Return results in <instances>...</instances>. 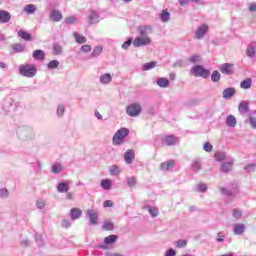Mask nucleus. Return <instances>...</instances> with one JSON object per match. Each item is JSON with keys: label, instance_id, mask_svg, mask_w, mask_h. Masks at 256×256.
Returning a JSON list of instances; mask_svg holds the SVG:
<instances>
[{"label": "nucleus", "instance_id": "obj_31", "mask_svg": "<svg viewBox=\"0 0 256 256\" xmlns=\"http://www.w3.org/2000/svg\"><path fill=\"white\" fill-rule=\"evenodd\" d=\"M171 19V13L167 10H162L160 14V20L162 23H168V21Z\"/></svg>", "mask_w": 256, "mask_h": 256}, {"label": "nucleus", "instance_id": "obj_14", "mask_svg": "<svg viewBox=\"0 0 256 256\" xmlns=\"http://www.w3.org/2000/svg\"><path fill=\"white\" fill-rule=\"evenodd\" d=\"M113 81V75L110 73H103L99 76L100 85H109Z\"/></svg>", "mask_w": 256, "mask_h": 256}, {"label": "nucleus", "instance_id": "obj_5", "mask_svg": "<svg viewBox=\"0 0 256 256\" xmlns=\"http://www.w3.org/2000/svg\"><path fill=\"white\" fill-rule=\"evenodd\" d=\"M191 74L194 77H202V79H207L209 77V70L205 69L202 65H195L191 68Z\"/></svg>", "mask_w": 256, "mask_h": 256}, {"label": "nucleus", "instance_id": "obj_58", "mask_svg": "<svg viewBox=\"0 0 256 256\" xmlns=\"http://www.w3.org/2000/svg\"><path fill=\"white\" fill-rule=\"evenodd\" d=\"M36 243L39 245V247H43V236L41 234L35 235Z\"/></svg>", "mask_w": 256, "mask_h": 256}, {"label": "nucleus", "instance_id": "obj_41", "mask_svg": "<svg viewBox=\"0 0 256 256\" xmlns=\"http://www.w3.org/2000/svg\"><path fill=\"white\" fill-rule=\"evenodd\" d=\"M114 227L115 226H114L113 222H111V221H105L102 225V229L104 231H113Z\"/></svg>", "mask_w": 256, "mask_h": 256}, {"label": "nucleus", "instance_id": "obj_20", "mask_svg": "<svg viewBox=\"0 0 256 256\" xmlns=\"http://www.w3.org/2000/svg\"><path fill=\"white\" fill-rule=\"evenodd\" d=\"M58 193H68L69 192V182H59L57 185Z\"/></svg>", "mask_w": 256, "mask_h": 256}, {"label": "nucleus", "instance_id": "obj_9", "mask_svg": "<svg viewBox=\"0 0 256 256\" xmlns=\"http://www.w3.org/2000/svg\"><path fill=\"white\" fill-rule=\"evenodd\" d=\"M86 213L89 218L90 225H99V215L96 210L88 209Z\"/></svg>", "mask_w": 256, "mask_h": 256}, {"label": "nucleus", "instance_id": "obj_44", "mask_svg": "<svg viewBox=\"0 0 256 256\" xmlns=\"http://www.w3.org/2000/svg\"><path fill=\"white\" fill-rule=\"evenodd\" d=\"M191 167L192 171H195V173H197V171H201V160H194Z\"/></svg>", "mask_w": 256, "mask_h": 256}, {"label": "nucleus", "instance_id": "obj_61", "mask_svg": "<svg viewBox=\"0 0 256 256\" xmlns=\"http://www.w3.org/2000/svg\"><path fill=\"white\" fill-rule=\"evenodd\" d=\"M92 47L91 45H82L80 48V51H82V53H90Z\"/></svg>", "mask_w": 256, "mask_h": 256}, {"label": "nucleus", "instance_id": "obj_53", "mask_svg": "<svg viewBox=\"0 0 256 256\" xmlns=\"http://www.w3.org/2000/svg\"><path fill=\"white\" fill-rule=\"evenodd\" d=\"M57 67H59V62L57 60H51L48 64H47V68L48 69H57Z\"/></svg>", "mask_w": 256, "mask_h": 256}, {"label": "nucleus", "instance_id": "obj_15", "mask_svg": "<svg viewBox=\"0 0 256 256\" xmlns=\"http://www.w3.org/2000/svg\"><path fill=\"white\" fill-rule=\"evenodd\" d=\"M173 167H175L174 160H168V161L162 162L160 164L161 171H173Z\"/></svg>", "mask_w": 256, "mask_h": 256}, {"label": "nucleus", "instance_id": "obj_12", "mask_svg": "<svg viewBox=\"0 0 256 256\" xmlns=\"http://www.w3.org/2000/svg\"><path fill=\"white\" fill-rule=\"evenodd\" d=\"M49 19L53 21V23H59V21H63V14L61 11L53 9L49 14Z\"/></svg>", "mask_w": 256, "mask_h": 256}, {"label": "nucleus", "instance_id": "obj_39", "mask_svg": "<svg viewBox=\"0 0 256 256\" xmlns=\"http://www.w3.org/2000/svg\"><path fill=\"white\" fill-rule=\"evenodd\" d=\"M255 53H256L255 46L250 45V46L247 47V49H246L247 57H250L251 59H253V57H255Z\"/></svg>", "mask_w": 256, "mask_h": 256}, {"label": "nucleus", "instance_id": "obj_64", "mask_svg": "<svg viewBox=\"0 0 256 256\" xmlns=\"http://www.w3.org/2000/svg\"><path fill=\"white\" fill-rule=\"evenodd\" d=\"M249 123H250L252 129H256V118H255V117H252V116H251V117L249 118Z\"/></svg>", "mask_w": 256, "mask_h": 256}, {"label": "nucleus", "instance_id": "obj_2", "mask_svg": "<svg viewBox=\"0 0 256 256\" xmlns=\"http://www.w3.org/2000/svg\"><path fill=\"white\" fill-rule=\"evenodd\" d=\"M19 74L22 75V77L32 79V77L37 75V67L33 64H22L19 66Z\"/></svg>", "mask_w": 256, "mask_h": 256}, {"label": "nucleus", "instance_id": "obj_8", "mask_svg": "<svg viewBox=\"0 0 256 256\" xmlns=\"http://www.w3.org/2000/svg\"><path fill=\"white\" fill-rule=\"evenodd\" d=\"M208 31H209V25L202 24V25L198 26V28L196 29V31L194 33L195 39H198V40L203 39V37H205V35H207Z\"/></svg>", "mask_w": 256, "mask_h": 256}, {"label": "nucleus", "instance_id": "obj_16", "mask_svg": "<svg viewBox=\"0 0 256 256\" xmlns=\"http://www.w3.org/2000/svg\"><path fill=\"white\" fill-rule=\"evenodd\" d=\"M234 235H243L245 233V224L236 223L233 225Z\"/></svg>", "mask_w": 256, "mask_h": 256}, {"label": "nucleus", "instance_id": "obj_11", "mask_svg": "<svg viewBox=\"0 0 256 256\" xmlns=\"http://www.w3.org/2000/svg\"><path fill=\"white\" fill-rule=\"evenodd\" d=\"M220 72L223 75H233V71L235 68L233 67V64L231 63H224L219 66Z\"/></svg>", "mask_w": 256, "mask_h": 256}, {"label": "nucleus", "instance_id": "obj_54", "mask_svg": "<svg viewBox=\"0 0 256 256\" xmlns=\"http://www.w3.org/2000/svg\"><path fill=\"white\" fill-rule=\"evenodd\" d=\"M188 61L190 63H199V61H201V56L195 54V55H192L188 58Z\"/></svg>", "mask_w": 256, "mask_h": 256}, {"label": "nucleus", "instance_id": "obj_59", "mask_svg": "<svg viewBox=\"0 0 256 256\" xmlns=\"http://www.w3.org/2000/svg\"><path fill=\"white\" fill-rule=\"evenodd\" d=\"M20 245L21 247H29V245H31V241L29 240V238H22L20 241Z\"/></svg>", "mask_w": 256, "mask_h": 256}, {"label": "nucleus", "instance_id": "obj_33", "mask_svg": "<svg viewBox=\"0 0 256 256\" xmlns=\"http://www.w3.org/2000/svg\"><path fill=\"white\" fill-rule=\"evenodd\" d=\"M52 51L55 55H63V46L59 43H54L52 45Z\"/></svg>", "mask_w": 256, "mask_h": 256}, {"label": "nucleus", "instance_id": "obj_22", "mask_svg": "<svg viewBox=\"0 0 256 256\" xmlns=\"http://www.w3.org/2000/svg\"><path fill=\"white\" fill-rule=\"evenodd\" d=\"M33 59L36 61H43L45 59V51L43 50H34L32 53Z\"/></svg>", "mask_w": 256, "mask_h": 256}, {"label": "nucleus", "instance_id": "obj_38", "mask_svg": "<svg viewBox=\"0 0 256 256\" xmlns=\"http://www.w3.org/2000/svg\"><path fill=\"white\" fill-rule=\"evenodd\" d=\"M101 53H103V46H96L91 53V57L97 58Z\"/></svg>", "mask_w": 256, "mask_h": 256}, {"label": "nucleus", "instance_id": "obj_29", "mask_svg": "<svg viewBox=\"0 0 256 256\" xmlns=\"http://www.w3.org/2000/svg\"><path fill=\"white\" fill-rule=\"evenodd\" d=\"M109 173L113 177H117V176L121 175V168H119V166H117V165H112L109 168Z\"/></svg>", "mask_w": 256, "mask_h": 256}, {"label": "nucleus", "instance_id": "obj_10", "mask_svg": "<svg viewBox=\"0 0 256 256\" xmlns=\"http://www.w3.org/2000/svg\"><path fill=\"white\" fill-rule=\"evenodd\" d=\"M138 33L142 37H149L153 33V26L151 25H142L138 27Z\"/></svg>", "mask_w": 256, "mask_h": 256}, {"label": "nucleus", "instance_id": "obj_48", "mask_svg": "<svg viewBox=\"0 0 256 256\" xmlns=\"http://www.w3.org/2000/svg\"><path fill=\"white\" fill-rule=\"evenodd\" d=\"M175 247L178 249H183L187 247V240L180 239L174 243Z\"/></svg>", "mask_w": 256, "mask_h": 256}, {"label": "nucleus", "instance_id": "obj_4", "mask_svg": "<svg viewBox=\"0 0 256 256\" xmlns=\"http://www.w3.org/2000/svg\"><path fill=\"white\" fill-rule=\"evenodd\" d=\"M141 111V104L139 102L131 103L126 108V112L129 117H139V115H141Z\"/></svg>", "mask_w": 256, "mask_h": 256}, {"label": "nucleus", "instance_id": "obj_21", "mask_svg": "<svg viewBox=\"0 0 256 256\" xmlns=\"http://www.w3.org/2000/svg\"><path fill=\"white\" fill-rule=\"evenodd\" d=\"M156 84L158 85V87H161L162 89H167V87H169L170 85V82L169 79L160 77L156 80Z\"/></svg>", "mask_w": 256, "mask_h": 256}, {"label": "nucleus", "instance_id": "obj_17", "mask_svg": "<svg viewBox=\"0 0 256 256\" xmlns=\"http://www.w3.org/2000/svg\"><path fill=\"white\" fill-rule=\"evenodd\" d=\"M9 21H11V13L5 10H0V23L5 24L9 23Z\"/></svg>", "mask_w": 256, "mask_h": 256}, {"label": "nucleus", "instance_id": "obj_63", "mask_svg": "<svg viewBox=\"0 0 256 256\" xmlns=\"http://www.w3.org/2000/svg\"><path fill=\"white\" fill-rule=\"evenodd\" d=\"M36 206L38 209H44L45 208V200L38 199Z\"/></svg>", "mask_w": 256, "mask_h": 256}, {"label": "nucleus", "instance_id": "obj_32", "mask_svg": "<svg viewBox=\"0 0 256 256\" xmlns=\"http://www.w3.org/2000/svg\"><path fill=\"white\" fill-rule=\"evenodd\" d=\"M251 85H253V80L251 78H246L240 83L241 89H251Z\"/></svg>", "mask_w": 256, "mask_h": 256}, {"label": "nucleus", "instance_id": "obj_50", "mask_svg": "<svg viewBox=\"0 0 256 256\" xmlns=\"http://www.w3.org/2000/svg\"><path fill=\"white\" fill-rule=\"evenodd\" d=\"M256 169V164L252 163V164H248L244 167V171H246L247 173H253Z\"/></svg>", "mask_w": 256, "mask_h": 256}, {"label": "nucleus", "instance_id": "obj_46", "mask_svg": "<svg viewBox=\"0 0 256 256\" xmlns=\"http://www.w3.org/2000/svg\"><path fill=\"white\" fill-rule=\"evenodd\" d=\"M148 213L151 215V217L155 218V217H159V209H157L156 207H148Z\"/></svg>", "mask_w": 256, "mask_h": 256}, {"label": "nucleus", "instance_id": "obj_62", "mask_svg": "<svg viewBox=\"0 0 256 256\" xmlns=\"http://www.w3.org/2000/svg\"><path fill=\"white\" fill-rule=\"evenodd\" d=\"M175 255H177V252L173 248L166 250L164 254V256H175Z\"/></svg>", "mask_w": 256, "mask_h": 256}, {"label": "nucleus", "instance_id": "obj_26", "mask_svg": "<svg viewBox=\"0 0 256 256\" xmlns=\"http://www.w3.org/2000/svg\"><path fill=\"white\" fill-rule=\"evenodd\" d=\"M238 111L241 115H245L249 111V104L245 101L240 102Z\"/></svg>", "mask_w": 256, "mask_h": 256}, {"label": "nucleus", "instance_id": "obj_34", "mask_svg": "<svg viewBox=\"0 0 256 256\" xmlns=\"http://www.w3.org/2000/svg\"><path fill=\"white\" fill-rule=\"evenodd\" d=\"M100 185L104 191H109L113 184L109 179H102Z\"/></svg>", "mask_w": 256, "mask_h": 256}, {"label": "nucleus", "instance_id": "obj_52", "mask_svg": "<svg viewBox=\"0 0 256 256\" xmlns=\"http://www.w3.org/2000/svg\"><path fill=\"white\" fill-rule=\"evenodd\" d=\"M232 215H233L234 219L239 220L243 216V212H241V210H239V209H234L232 211Z\"/></svg>", "mask_w": 256, "mask_h": 256}, {"label": "nucleus", "instance_id": "obj_57", "mask_svg": "<svg viewBox=\"0 0 256 256\" xmlns=\"http://www.w3.org/2000/svg\"><path fill=\"white\" fill-rule=\"evenodd\" d=\"M0 197L2 199H7L9 197V190H7V188L0 189Z\"/></svg>", "mask_w": 256, "mask_h": 256}, {"label": "nucleus", "instance_id": "obj_1", "mask_svg": "<svg viewBox=\"0 0 256 256\" xmlns=\"http://www.w3.org/2000/svg\"><path fill=\"white\" fill-rule=\"evenodd\" d=\"M16 133L20 141H33L35 139V130L31 126H20L17 128Z\"/></svg>", "mask_w": 256, "mask_h": 256}, {"label": "nucleus", "instance_id": "obj_18", "mask_svg": "<svg viewBox=\"0 0 256 256\" xmlns=\"http://www.w3.org/2000/svg\"><path fill=\"white\" fill-rule=\"evenodd\" d=\"M88 21L90 25H95V23H99V14L95 10H91L90 15L88 16Z\"/></svg>", "mask_w": 256, "mask_h": 256}, {"label": "nucleus", "instance_id": "obj_55", "mask_svg": "<svg viewBox=\"0 0 256 256\" xmlns=\"http://www.w3.org/2000/svg\"><path fill=\"white\" fill-rule=\"evenodd\" d=\"M131 45H133V38H128L127 41L122 44V49L127 50Z\"/></svg>", "mask_w": 256, "mask_h": 256}, {"label": "nucleus", "instance_id": "obj_40", "mask_svg": "<svg viewBox=\"0 0 256 256\" xmlns=\"http://www.w3.org/2000/svg\"><path fill=\"white\" fill-rule=\"evenodd\" d=\"M56 115L61 119L63 115H65V106L63 104H59L57 106Z\"/></svg>", "mask_w": 256, "mask_h": 256}, {"label": "nucleus", "instance_id": "obj_13", "mask_svg": "<svg viewBox=\"0 0 256 256\" xmlns=\"http://www.w3.org/2000/svg\"><path fill=\"white\" fill-rule=\"evenodd\" d=\"M124 161L126 165H131L135 161V150L128 149L124 153Z\"/></svg>", "mask_w": 256, "mask_h": 256}, {"label": "nucleus", "instance_id": "obj_6", "mask_svg": "<svg viewBox=\"0 0 256 256\" xmlns=\"http://www.w3.org/2000/svg\"><path fill=\"white\" fill-rule=\"evenodd\" d=\"M151 43H152L151 37L140 35L133 40L132 45L133 47L139 48V47H147L148 45H151Z\"/></svg>", "mask_w": 256, "mask_h": 256}, {"label": "nucleus", "instance_id": "obj_23", "mask_svg": "<svg viewBox=\"0 0 256 256\" xmlns=\"http://www.w3.org/2000/svg\"><path fill=\"white\" fill-rule=\"evenodd\" d=\"M177 141H178L177 137L173 135H169L164 138V143L168 145V147H173V145H175Z\"/></svg>", "mask_w": 256, "mask_h": 256}, {"label": "nucleus", "instance_id": "obj_19", "mask_svg": "<svg viewBox=\"0 0 256 256\" xmlns=\"http://www.w3.org/2000/svg\"><path fill=\"white\" fill-rule=\"evenodd\" d=\"M83 215V211L79 208H72L70 211V217L73 221H77Z\"/></svg>", "mask_w": 256, "mask_h": 256}, {"label": "nucleus", "instance_id": "obj_60", "mask_svg": "<svg viewBox=\"0 0 256 256\" xmlns=\"http://www.w3.org/2000/svg\"><path fill=\"white\" fill-rule=\"evenodd\" d=\"M75 21H77V18L75 16H70L65 19V24L73 25V23H75Z\"/></svg>", "mask_w": 256, "mask_h": 256}, {"label": "nucleus", "instance_id": "obj_36", "mask_svg": "<svg viewBox=\"0 0 256 256\" xmlns=\"http://www.w3.org/2000/svg\"><path fill=\"white\" fill-rule=\"evenodd\" d=\"M233 169V162H225L222 164L221 171L222 173H229Z\"/></svg>", "mask_w": 256, "mask_h": 256}, {"label": "nucleus", "instance_id": "obj_24", "mask_svg": "<svg viewBox=\"0 0 256 256\" xmlns=\"http://www.w3.org/2000/svg\"><path fill=\"white\" fill-rule=\"evenodd\" d=\"M73 37L75 39V42L79 45H83V43H87V37L79 34L78 32L73 33Z\"/></svg>", "mask_w": 256, "mask_h": 256}, {"label": "nucleus", "instance_id": "obj_30", "mask_svg": "<svg viewBox=\"0 0 256 256\" xmlns=\"http://www.w3.org/2000/svg\"><path fill=\"white\" fill-rule=\"evenodd\" d=\"M235 95V88H226L223 91V99H231Z\"/></svg>", "mask_w": 256, "mask_h": 256}, {"label": "nucleus", "instance_id": "obj_35", "mask_svg": "<svg viewBox=\"0 0 256 256\" xmlns=\"http://www.w3.org/2000/svg\"><path fill=\"white\" fill-rule=\"evenodd\" d=\"M18 37H20L24 41H31V34H29V32H27L25 30H19Z\"/></svg>", "mask_w": 256, "mask_h": 256}, {"label": "nucleus", "instance_id": "obj_7", "mask_svg": "<svg viewBox=\"0 0 256 256\" xmlns=\"http://www.w3.org/2000/svg\"><path fill=\"white\" fill-rule=\"evenodd\" d=\"M220 192L225 197H229V199H233L237 195V193H239V186L237 184H233L232 187H229V188L220 187Z\"/></svg>", "mask_w": 256, "mask_h": 256}, {"label": "nucleus", "instance_id": "obj_45", "mask_svg": "<svg viewBox=\"0 0 256 256\" xmlns=\"http://www.w3.org/2000/svg\"><path fill=\"white\" fill-rule=\"evenodd\" d=\"M197 193H205L207 191V184L205 183H198L196 185Z\"/></svg>", "mask_w": 256, "mask_h": 256}, {"label": "nucleus", "instance_id": "obj_42", "mask_svg": "<svg viewBox=\"0 0 256 256\" xmlns=\"http://www.w3.org/2000/svg\"><path fill=\"white\" fill-rule=\"evenodd\" d=\"M126 183H127L128 187H130V189H133V187H135V185H137V178L127 177Z\"/></svg>", "mask_w": 256, "mask_h": 256}, {"label": "nucleus", "instance_id": "obj_37", "mask_svg": "<svg viewBox=\"0 0 256 256\" xmlns=\"http://www.w3.org/2000/svg\"><path fill=\"white\" fill-rule=\"evenodd\" d=\"M155 67H157L156 62H148L143 64L142 71H151V69H155Z\"/></svg>", "mask_w": 256, "mask_h": 256}, {"label": "nucleus", "instance_id": "obj_28", "mask_svg": "<svg viewBox=\"0 0 256 256\" xmlns=\"http://www.w3.org/2000/svg\"><path fill=\"white\" fill-rule=\"evenodd\" d=\"M36 11H37V6H35V4H27L24 7V13H27L28 15H34Z\"/></svg>", "mask_w": 256, "mask_h": 256}, {"label": "nucleus", "instance_id": "obj_27", "mask_svg": "<svg viewBox=\"0 0 256 256\" xmlns=\"http://www.w3.org/2000/svg\"><path fill=\"white\" fill-rule=\"evenodd\" d=\"M117 239H119V236L112 234L104 238V244L105 245H113V243H116Z\"/></svg>", "mask_w": 256, "mask_h": 256}, {"label": "nucleus", "instance_id": "obj_49", "mask_svg": "<svg viewBox=\"0 0 256 256\" xmlns=\"http://www.w3.org/2000/svg\"><path fill=\"white\" fill-rule=\"evenodd\" d=\"M63 171V166L61 164H55L52 166V173L55 175H58V173H61Z\"/></svg>", "mask_w": 256, "mask_h": 256}, {"label": "nucleus", "instance_id": "obj_43", "mask_svg": "<svg viewBox=\"0 0 256 256\" xmlns=\"http://www.w3.org/2000/svg\"><path fill=\"white\" fill-rule=\"evenodd\" d=\"M220 80H221V74L217 70L213 71L211 75V81L213 83H219Z\"/></svg>", "mask_w": 256, "mask_h": 256}, {"label": "nucleus", "instance_id": "obj_25", "mask_svg": "<svg viewBox=\"0 0 256 256\" xmlns=\"http://www.w3.org/2000/svg\"><path fill=\"white\" fill-rule=\"evenodd\" d=\"M226 125L231 128L237 127V118L234 115L227 116Z\"/></svg>", "mask_w": 256, "mask_h": 256}, {"label": "nucleus", "instance_id": "obj_51", "mask_svg": "<svg viewBox=\"0 0 256 256\" xmlns=\"http://www.w3.org/2000/svg\"><path fill=\"white\" fill-rule=\"evenodd\" d=\"M225 157L227 156L224 152H218L214 155V159H216V161H225Z\"/></svg>", "mask_w": 256, "mask_h": 256}, {"label": "nucleus", "instance_id": "obj_3", "mask_svg": "<svg viewBox=\"0 0 256 256\" xmlns=\"http://www.w3.org/2000/svg\"><path fill=\"white\" fill-rule=\"evenodd\" d=\"M129 135V129L127 128H120L116 131L114 136L112 137L113 145L119 146L125 143V138Z\"/></svg>", "mask_w": 256, "mask_h": 256}, {"label": "nucleus", "instance_id": "obj_47", "mask_svg": "<svg viewBox=\"0 0 256 256\" xmlns=\"http://www.w3.org/2000/svg\"><path fill=\"white\" fill-rule=\"evenodd\" d=\"M12 49L15 51V53H23L25 51V46L17 43L12 45Z\"/></svg>", "mask_w": 256, "mask_h": 256}, {"label": "nucleus", "instance_id": "obj_56", "mask_svg": "<svg viewBox=\"0 0 256 256\" xmlns=\"http://www.w3.org/2000/svg\"><path fill=\"white\" fill-rule=\"evenodd\" d=\"M203 149L204 151H206V153H211V151H213V145L209 142H205L203 145Z\"/></svg>", "mask_w": 256, "mask_h": 256}]
</instances>
